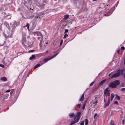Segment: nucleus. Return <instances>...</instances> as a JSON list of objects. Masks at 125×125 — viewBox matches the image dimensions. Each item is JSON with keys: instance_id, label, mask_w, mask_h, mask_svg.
<instances>
[{"instance_id": "6ab92c4d", "label": "nucleus", "mask_w": 125, "mask_h": 125, "mask_svg": "<svg viewBox=\"0 0 125 125\" xmlns=\"http://www.w3.org/2000/svg\"><path fill=\"white\" fill-rule=\"evenodd\" d=\"M40 66V65L39 64H37L34 67V69H35L37 67H39Z\"/></svg>"}, {"instance_id": "39448f33", "label": "nucleus", "mask_w": 125, "mask_h": 125, "mask_svg": "<svg viewBox=\"0 0 125 125\" xmlns=\"http://www.w3.org/2000/svg\"><path fill=\"white\" fill-rule=\"evenodd\" d=\"M58 54V53H57L54 54L51 57L50 59L48 58H45L44 59V61L45 62H46L48 61H49L52 58H54Z\"/></svg>"}, {"instance_id": "aec40b11", "label": "nucleus", "mask_w": 125, "mask_h": 125, "mask_svg": "<svg viewBox=\"0 0 125 125\" xmlns=\"http://www.w3.org/2000/svg\"><path fill=\"white\" fill-rule=\"evenodd\" d=\"M107 96H106L105 95L104 96V102H105L106 100H107Z\"/></svg>"}, {"instance_id": "6e6552de", "label": "nucleus", "mask_w": 125, "mask_h": 125, "mask_svg": "<svg viewBox=\"0 0 125 125\" xmlns=\"http://www.w3.org/2000/svg\"><path fill=\"white\" fill-rule=\"evenodd\" d=\"M110 102V99L109 98V97H108V103H106L105 104L104 106L105 107H107V106H108Z\"/></svg>"}, {"instance_id": "f3484780", "label": "nucleus", "mask_w": 125, "mask_h": 125, "mask_svg": "<svg viewBox=\"0 0 125 125\" xmlns=\"http://www.w3.org/2000/svg\"><path fill=\"white\" fill-rule=\"evenodd\" d=\"M97 98L96 97L94 100L95 102H93V103L94 104H96L97 103V100L96 99Z\"/></svg>"}, {"instance_id": "bb28decb", "label": "nucleus", "mask_w": 125, "mask_h": 125, "mask_svg": "<svg viewBox=\"0 0 125 125\" xmlns=\"http://www.w3.org/2000/svg\"><path fill=\"white\" fill-rule=\"evenodd\" d=\"M80 124L81 125H84V123L83 121L82 122H81V123H80Z\"/></svg>"}, {"instance_id": "f8f14e48", "label": "nucleus", "mask_w": 125, "mask_h": 125, "mask_svg": "<svg viewBox=\"0 0 125 125\" xmlns=\"http://www.w3.org/2000/svg\"><path fill=\"white\" fill-rule=\"evenodd\" d=\"M69 18V15H66L64 16L63 19L66 20L68 19Z\"/></svg>"}, {"instance_id": "58836bf2", "label": "nucleus", "mask_w": 125, "mask_h": 125, "mask_svg": "<svg viewBox=\"0 0 125 125\" xmlns=\"http://www.w3.org/2000/svg\"><path fill=\"white\" fill-rule=\"evenodd\" d=\"M48 43V42H47L46 43H45V45H44V46L43 47L44 48H45V44H47Z\"/></svg>"}, {"instance_id": "393cba45", "label": "nucleus", "mask_w": 125, "mask_h": 125, "mask_svg": "<svg viewBox=\"0 0 125 125\" xmlns=\"http://www.w3.org/2000/svg\"><path fill=\"white\" fill-rule=\"evenodd\" d=\"M68 35L67 34H65L64 35V36L63 38L64 39L67 36H68Z\"/></svg>"}, {"instance_id": "c03bdc74", "label": "nucleus", "mask_w": 125, "mask_h": 125, "mask_svg": "<svg viewBox=\"0 0 125 125\" xmlns=\"http://www.w3.org/2000/svg\"><path fill=\"white\" fill-rule=\"evenodd\" d=\"M119 50H118V51H117V52H118H118H119Z\"/></svg>"}, {"instance_id": "7c9ffc66", "label": "nucleus", "mask_w": 125, "mask_h": 125, "mask_svg": "<svg viewBox=\"0 0 125 125\" xmlns=\"http://www.w3.org/2000/svg\"><path fill=\"white\" fill-rule=\"evenodd\" d=\"M63 41L62 40H61L60 43V46L63 43Z\"/></svg>"}, {"instance_id": "a19ab883", "label": "nucleus", "mask_w": 125, "mask_h": 125, "mask_svg": "<svg viewBox=\"0 0 125 125\" xmlns=\"http://www.w3.org/2000/svg\"><path fill=\"white\" fill-rule=\"evenodd\" d=\"M123 75L124 77L125 78V73H124Z\"/></svg>"}, {"instance_id": "e433bc0d", "label": "nucleus", "mask_w": 125, "mask_h": 125, "mask_svg": "<svg viewBox=\"0 0 125 125\" xmlns=\"http://www.w3.org/2000/svg\"><path fill=\"white\" fill-rule=\"evenodd\" d=\"M97 113H95V114H94V118H95V117L96 116H97Z\"/></svg>"}, {"instance_id": "7ed1b4c3", "label": "nucleus", "mask_w": 125, "mask_h": 125, "mask_svg": "<svg viewBox=\"0 0 125 125\" xmlns=\"http://www.w3.org/2000/svg\"><path fill=\"white\" fill-rule=\"evenodd\" d=\"M120 81L119 80H116L111 83L109 86L112 88H115L116 87L117 85H118L120 84Z\"/></svg>"}, {"instance_id": "f704fd0d", "label": "nucleus", "mask_w": 125, "mask_h": 125, "mask_svg": "<svg viewBox=\"0 0 125 125\" xmlns=\"http://www.w3.org/2000/svg\"><path fill=\"white\" fill-rule=\"evenodd\" d=\"M10 91V90H6V91L5 92H6V93L9 92Z\"/></svg>"}, {"instance_id": "72a5a7b5", "label": "nucleus", "mask_w": 125, "mask_h": 125, "mask_svg": "<svg viewBox=\"0 0 125 125\" xmlns=\"http://www.w3.org/2000/svg\"><path fill=\"white\" fill-rule=\"evenodd\" d=\"M125 90V88H122L121 89V91H124Z\"/></svg>"}, {"instance_id": "79ce46f5", "label": "nucleus", "mask_w": 125, "mask_h": 125, "mask_svg": "<svg viewBox=\"0 0 125 125\" xmlns=\"http://www.w3.org/2000/svg\"><path fill=\"white\" fill-rule=\"evenodd\" d=\"M112 73V72H111L109 74V76H110L111 75V73Z\"/></svg>"}, {"instance_id": "c85d7f7f", "label": "nucleus", "mask_w": 125, "mask_h": 125, "mask_svg": "<svg viewBox=\"0 0 125 125\" xmlns=\"http://www.w3.org/2000/svg\"><path fill=\"white\" fill-rule=\"evenodd\" d=\"M81 104H78L76 105L77 106L79 107V108H80L81 107Z\"/></svg>"}, {"instance_id": "9d476101", "label": "nucleus", "mask_w": 125, "mask_h": 125, "mask_svg": "<svg viewBox=\"0 0 125 125\" xmlns=\"http://www.w3.org/2000/svg\"><path fill=\"white\" fill-rule=\"evenodd\" d=\"M84 93H83L82 94L81 97V98L79 100V101H83V100H84Z\"/></svg>"}, {"instance_id": "4468645a", "label": "nucleus", "mask_w": 125, "mask_h": 125, "mask_svg": "<svg viewBox=\"0 0 125 125\" xmlns=\"http://www.w3.org/2000/svg\"><path fill=\"white\" fill-rule=\"evenodd\" d=\"M84 122H85V125H87L88 122V120L86 119H85L84 120Z\"/></svg>"}, {"instance_id": "412c9836", "label": "nucleus", "mask_w": 125, "mask_h": 125, "mask_svg": "<svg viewBox=\"0 0 125 125\" xmlns=\"http://www.w3.org/2000/svg\"><path fill=\"white\" fill-rule=\"evenodd\" d=\"M26 27H27L28 29H29V24L27 23V25H26Z\"/></svg>"}, {"instance_id": "2f4dec72", "label": "nucleus", "mask_w": 125, "mask_h": 125, "mask_svg": "<svg viewBox=\"0 0 125 125\" xmlns=\"http://www.w3.org/2000/svg\"><path fill=\"white\" fill-rule=\"evenodd\" d=\"M114 104H118V103L117 101H116L114 102Z\"/></svg>"}, {"instance_id": "c9c22d12", "label": "nucleus", "mask_w": 125, "mask_h": 125, "mask_svg": "<svg viewBox=\"0 0 125 125\" xmlns=\"http://www.w3.org/2000/svg\"><path fill=\"white\" fill-rule=\"evenodd\" d=\"M94 82H92L90 84V86H91L94 83Z\"/></svg>"}, {"instance_id": "423d86ee", "label": "nucleus", "mask_w": 125, "mask_h": 125, "mask_svg": "<svg viewBox=\"0 0 125 125\" xmlns=\"http://www.w3.org/2000/svg\"><path fill=\"white\" fill-rule=\"evenodd\" d=\"M110 90H108L107 88H106L105 89L104 92V95L107 96H108L109 97V96L110 94Z\"/></svg>"}, {"instance_id": "1a4fd4ad", "label": "nucleus", "mask_w": 125, "mask_h": 125, "mask_svg": "<svg viewBox=\"0 0 125 125\" xmlns=\"http://www.w3.org/2000/svg\"><path fill=\"white\" fill-rule=\"evenodd\" d=\"M0 79V80L3 81H6L7 80V78L5 77H1Z\"/></svg>"}, {"instance_id": "ea45409f", "label": "nucleus", "mask_w": 125, "mask_h": 125, "mask_svg": "<svg viewBox=\"0 0 125 125\" xmlns=\"http://www.w3.org/2000/svg\"><path fill=\"white\" fill-rule=\"evenodd\" d=\"M124 120H122V123H123V124H124Z\"/></svg>"}, {"instance_id": "5701e85b", "label": "nucleus", "mask_w": 125, "mask_h": 125, "mask_svg": "<svg viewBox=\"0 0 125 125\" xmlns=\"http://www.w3.org/2000/svg\"><path fill=\"white\" fill-rule=\"evenodd\" d=\"M12 26L14 28L17 26V25L16 24H14L12 25Z\"/></svg>"}, {"instance_id": "f257e3e1", "label": "nucleus", "mask_w": 125, "mask_h": 125, "mask_svg": "<svg viewBox=\"0 0 125 125\" xmlns=\"http://www.w3.org/2000/svg\"><path fill=\"white\" fill-rule=\"evenodd\" d=\"M32 34L35 36H36L38 40L40 41V47L42 46V41L43 39V37L42 33L38 31L33 32Z\"/></svg>"}, {"instance_id": "b1692460", "label": "nucleus", "mask_w": 125, "mask_h": 125, "mask_svg": "<svg viewBox=\"0 0 125 125\" xmlns=\"http://www.w3.org/2000/svg\"><path fill=\"white\" fill-rule=\"evenodd\" d=\"M76 122L74 121H72V122L71 123V125H73L75 123H76Z\"/></svg>"}, {"instance_id": "a211bd4d", "label": "nucleus", "mask_w": 125, "mask_h": 125, "mask_svg": "<svg viewBox=\"0 0 125 125\" xmlns=\"http://www.w3.org/2000/svg\"><path fill=\"white\" fill-rule=\"evenodd\" d=\"M115 98L116 99L118 100H120V97L119 96H118L117 95H116V96L115 97Z\"/></svg>"}, {"instance_id": "9b49d317", "label": "nucleus", "mask_w": 125, "mask_h": 125, "mask_svg": "<svg viewBox=\"0 0 125 125\" xmlns=\"http://www.w3.org/2000/svg\"><path fill=\"white\" fill-rule=\"evenodd\" d=\"M75 115L74 113H70L69 114V116L70 118H72L74 117Z\"/></svg>"}, {"instance_id": "a878e982", "label": "nucleus", "mask_w": 125, "mask_h": 125, "mask_svg": "<svg viewBox=\"0 0 125 125\" xmlns=\"http://www.w3.org/2000/svg\"><path fill=\"white\" fill-rule=\"evenodd\" d=\"M68 31V30L67 29H65V31H64V33L66 34L67 32Z\"/></svg>"}, {"instance_id": "2eb2a0df", "label": "nucleus", "mask_w": 125, "mask_h": 125, "mask_svg": "<svg viewBox=\"0 0 125 125\" xmlns=\"http://www.w3.org/2000/svg\"><path fill=\"white\" fill-rule=\"evenodd\" d=\"M35 58V56L34 55H32L31 57L30 58V60H32L33 59H34Z\"/></svg>"}, {"instance_id": "473e14b6", "label": "nucleus", "mask_w": 125, "mask_h": 125, "mask_svg": "<svg viewBox=\"0 0 125 125\" xmlns=\"http://www.w3.org/2000/svg\"><path fill=\"white\" fill-rule=\"evenodd\" d=\"M85 104H84L83 106V107H82V108L83 109H84L85 108Z\"/></svg>"}, {"instance_id": "f03ea898", "label": "nucleus", "mask_w": 125, "mask_h": 125, "mask_svg": "<svg viewBox=\"0 0 125 125\" xmlns=\"http://www.w3.org/2000/svg\"><path fill=\"white\" fill-rule=\"evenodd\" d=\"M125 70V69H119L117 70L116 71V73L113 74L111 77V78H115L119 76L121 74H123Z\"/></svg>"}, {"instance_id": "cd10ccee", "label": "nucleus", "mask_w": 125, "mask_h": 125, "mask_svg": "<svg viewBox=\"0 0 125 125\" xmlns=\"http://www.w3.org/2000/svg\"><path fill=\"white\" fill-rule=\"evenodd\" d=\"M0 66L4 68V66L3 65L0 64Z\"/></svg>"}, {"instance_id": "ddd939ff", "label": "nucleus", "mask_w": 125, "mask_h": 125, "mask_svg": "<svg viewBox=\"0 0 125 125\" xmlns=\"http://www.w3.org/2000/svg\"><path fill=\"white\" fill-rule=\"evenodd\" d=\"M106 80H104L100 82L99 84L100 85H101L103 84L105 82Z\"/></svg>"}, {"instance_id": "4be33fe9", "label": "nucleus", "mask_w": 125, "mask_h": 125, "mask_svg": "<svg viewBox=\"0 0 125 125\" xmlns=\"http://www.w3.org/2000/svg\"><path fill=\"white\" fill-rule=\"evenodd\" d=\"M110 125H115L114 123V121L113 120H111L110 123Z\"/></svg>"}, {"instance_id": "20e7f679", "label": "nucleus", "mask_w": 125, "mask_h": 125, "mask_svg": "<svg viewBox=\"0 0 125 125\" xmlns=\"http://www.w3.org/2000/svg\"><path fill=\"white\" fill-rule=\"evenodd\" d=\"M81 113L80 112L77 113V115L74 118V120L76 122H77L79 120L80 117Z\"/></svg>"}, {"instance_id": "dca6fc26", "label": "nucleus", "mask_w": 125, "mask_h": 125, "mask_svg": "<svg viewBox=\"0 0 125 125\" xmlns=\"http://www.w3.org/2000/svg\"><path fill=\"white\" fill-rule=\"evenodd\" d=\"M114 97V94L113 93L111 94V100L112 101Z\"/></svg>"}, {"instance_id": "0eeeda50", "label": "nucleus", "mask_w": 125, "mask_h": 125, "mask_svg": "<svg viewBox=\"0 0 125 125\" xmlns=\"http://www.w3.org/2000/svg\"><path fill=\"white\" fill-rule=\"evenodd\" d=\"M113 9L114 8H112L111 9V10L112 9L113 10L112 11H109V12H108L107 13H106L105 14H104V15L105 16H107L110 15L111 13H112V12L113 11Z\"/></svg>"}, {"instance_id": "4c0bfd02", "label": "nucleus", "mask_w": 125, "mask_h": 125, "mask_svg": "<svg viewBox=\"0 0 125 125\" xmlns=\"http://www.w3.org/2000/svg\"><path fill=\"white\" fill-rule=\"evenodd\" d=\"M34 50H30V51H29V52H34Z\"/></svg>"}, {"instance_id": "c756f323", "label": "nucleus", "mask_w": 125, "mask_h": 125, "mask_svg": "<svg viewBox=\"0 0 125 125\" xmlns=\"http://www.w3.org/2000/svg\"><path fill=\"white\" fill-rule=\"evenodd\" d=\"M121 49L123 50H124L125 49V47L124 46L122 47L121 48Z\"/></svg>"}, {"instance_id": "37998d69", "label": "nucleus", "mask_w": 125, "mask_h": 125, "mask_svg": "<svg viewBox=\"0 0 125 125\" xmlns=\"http://www.w3.org/2000/svg\"><path fill=\"white\" fill-rule=\"evenodd\" d=\"M48 52V50H47V51H46V53H47Z\"/></svg>"}]
</instances>
